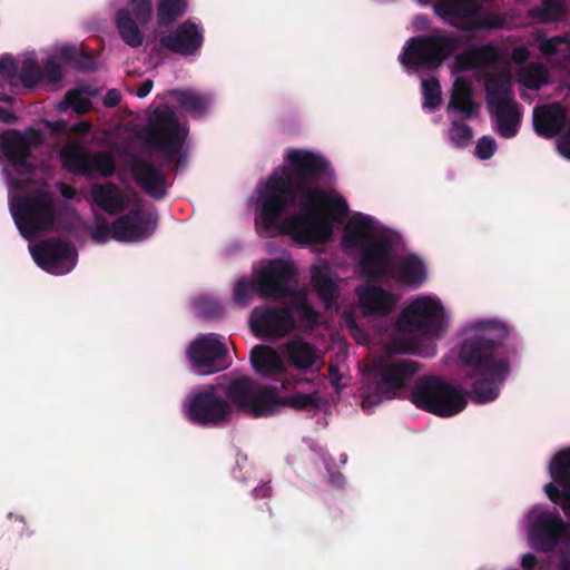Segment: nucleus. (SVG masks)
Listing matches in <instances>:
<instances>
[{
  "label": "nucleus",
  "mask_w": 570,
  "mask_h": 570,
  "mask_svg": "<svg viewBox=\"0 0 570 570\" xmlns=\"http://www.w3.org/2000/svg\"><path fill=\"white\" fill-rule=\"evenodd\" d=\"M550 482L544 484L546 495L570 515V446L557 451L548 461Z\"/></svg>",
  "instance_id": "6ab92c4d"
},
{
  "label": "nucleus",
  "mask_w": 570,
  "mask_h": 570,
  "mask_svg": "<svg viewBox=\"0 0 570 570\" xmlns=\"http://www.w3.org/2000/svg\"><path fill=\"white\" fill-rule=\"evenodd\" d=\"M188 135L185 122H180L173 110L160 106L150 115L146 130V142L167 156L180 153Z\"/></svg>",
  "instance_id": "f8f14e48"
},
{
  "label": "nucleus",
  "mask_w": 570,
  "mask_h": 570,
  "mask_svg": "<svg viewBox=\"0 0 570 570\" xmlns=\"http://www.w3.org/2000/svg\"><path fill=\"white\" fill-rule=\"evenodd\" d=\"M289 311L257 307L252 312L250 327L256 335L282 337L294 328L292 313L295 312L307 326L316 323V314L306 303V295L298 291L293 294Z\"/></svg>",
  "instance_id": "9b49d317"
},
{
  "label": "nucleus",
  "mask_w": 570,
  "mask_h": 570,
  "mask_svg": "<svg viewBox=\"0 0 570 570\" xmlns=\"http://www.w3.org/2000/svg\"><path fill=\"white\" fill-rule=\"evenodd\" d=\"M90 129H91V124L88 121H80L71 128L72 132H75L77 135H83V134L90 131Z\"/></svg>",
  "instance_id": "8fccbe9b"
},
{
  "label": "nucleus",
  "mask_w": 570,
  "mask_h": 570,
  "mask_svg": "<svg viewBox=\"0 0 570 570\" xmlns=\"http://www.w3.org/2000/svg\"><path fill=\"white\" fill-rule=\"evenodd\" d=\"M450 322V311L436 295L413 296L397 316L392 348L433 356L435 340L446 331Z\"/></svg>",
  "instance_id": "20e7f679"
},
{
  "label": "nucleus",
  "mask_w": 570,
  "mask_h": 570,
  "mask_svg": "<svg viewBox=\"0 0 570 570\" xmlns=\"http://www.w3.org/2000/svg\"><path fill=\"white\" fill-rule=\"evenodd\" d=\"M97 96V91L91 87H79L70 90L63 101L57 105L59 112L66 111L71 108L77 114L81 115L89 111L92 107V98Z\"/></svg>",
  "instance_id": "473e14b6"
},
{
  "label": "nucleus",
  "mask_w": 570,
  "mask_h": 570,
  "mask_svg": "<svg viewBox=\"0 0 570 570\" xmlns=\"http://www.w3.org/2000/svg\"><path fill=\"white\" fill-rule=\"evenodd\" d=\"M312 282L324 304L330 307L337 292L335 279L327 263L317 262L313 265Z\"/></svg>",
  "instance_id": "c756f323"
},
{
  "label": "nucleus",
  "mask_w": 570,
  "mask_h": 570,
  "mask_svg": "<svg viewBox=\"0 0 570 570\" xmlns=\"http://www.w3.org/2000/svg\"><path fill=\"white\" fill-rule=\"evenodd\" d=\"M115 168L112 155L99 151L88 157V170L83 175L108 177L115 173Z\"/></svg>",
  "instance_id": "4c0bfd02"
},
{
  "label": "nucleus",
  "mask_w": 570,
  "mask_h": 570,
  "mask_svg": "<svg viewBox=\"0 0 570 570\" xmlns=\"http://www.w3.org/2000/svg\"><path fill=\"white\" fill-rule=\"evenodd\" d=\"M426 19L423 17H417L414 19V24L417 29H421L426 26Z\"/></svg>",
  "instance_id": "5fc2aeb1"
},
{
  "label": "nucleus",
  "mask_w": 570,
  "mask_h": 570,
  "mask_svg": "<svg viewBox=\"0 0 570 570\" xmlns=\"http://www.w3.org/2000/svg\"><path fill=\"white\" fill-rule=\"evenodd\" d=\"M153 18L151 0H129L128 9L116 13V24L121 39L130 47H139L144 42L140 27Z\"/></svg>",
  "instance_id": "4be33fe9"
},
{
  "label": "nucleus",
  "mask_w": 570,
  "mask_h": 570,
  "mask_svg": "<svg viewBox=\"0 0 570 570\" xmlns=\"http://www.w3.org/2000/svg\"><path fill=\"white\" fill-rule=\"evenodd\" d=\"M0 75L9 81L10 85L16 86L19 83V63L10 56L0 57Z\"/></svg>",
  "instance_id": "37998d69"
},
{
  "label": "nucleus",
  "mask_w": 570,
  "mask_h": 570,
  "mask_svg": "<svg viewBox=\"0 0 570 570\" xmlns=\"http://www.w3.org/2000/svg\"><path fill=\"white\" fill-rule=\"evenodd\" d=\"M423 106L428 109H435L442 100L441 87L439 81L433 78L422 79Z\"/></svg>",
  "instance_id": "ea45409f"
},
{
  "label": "nucleus",
  "mask_w": 570,
  "mask_h": 570,
  "mask_svg": "<svg viewBox=\"0 0 570 570\" xmlns=\"http://www.w3.org/2000/svg\"><path fill=\"white\" fill-rule=\"evenodd\" d=\"M170 96L178 106L193 116L203 115L213 102L210 96L197 94L191 90H174L170 92Z\"/></svg>",
  "instance_id": "2f4dec72"
},
{
  "label": "nucleus",
  "mask_w": 570,
  "mask_h": 570,
  "mask_svg": "<svg viewBox=\"0 0 570 570\" xmlns=\"http://www.w3.org/2000/svg\"><path fill=\"white\" fill-rule=\"evenodd\" d=\"M459 70L483 69L489 77L487 82L488 104L495 116L497 131L505 138L517 135L520 111L510 96V63L494 48L473 49L455 58Z\"/></svg>",
  "instance_id": "423d86ee"
},
{
  "label": "nucleus",
  "mask_w": 570,
  "mask_h": 570,
  "mask_svg": "<svg viewBox=\"0 0 570 570\" xmlns=\"http://www.w3.org/2000/svg\"><path fill=\"white\" fill-rule=\"evenodd\" d=\"M296 269L289 254L283 252L273 261H263L256 268L257 285L265 296H283Z\"/></svg>",
  "instance_id": "a211bd4d"
},
{
  "label": "nucleus",
  "mask_w": 570,
  "mask_h": 570,
  "mask_svg": "<svg viewBox=\"0 0 570 570\" xmlns=\"http://www.w3.org/2000/svg\"><path fill=\"white\" fill-rule=\"evenodd\" d=\"M29 252L40 268L53 275H65L77 264V252L65 242H40L30 245Z\"/></svg>",
  "instance_id": "aec40b11"
},
{
  "label": "nucleus",
  "mask_w": 570,
  "mask_h": 570,
  "mask_svg": "<svg viewBox=\"0 0 570 570\" xmlns=\"http://www.w3.org/2000/svg\"><path fill=\"white\" fill-rule=\"evenodd\" d=\"M356 295L360 306L366 315H386L399 302L396 294L375 285L357 287Z\"/></svg>",
  "instance_id": "b1692460"
},
{
  "label": "nucleus",
  "mask_w": 570,
  "mask_h": 570,
  "mask_svg": "<svg viewBox=\"0 0 570 570\" xmlns=\"http://www.w3.org/2000/svg\"><path fill=\"white\" fill-rule=\"evenodd\" d=\"M410 400L416 407L443 417L459 414L468 404L462 390L436 377L417 380Z\"/></svg>",
  "instance_id": "9d476101"
},
{
  "label": "nucleus",
  "mask_w": 570,
  "mask_h": 570,
  "mask_svg": "<svg viewBox=\"0 0 570 570\" xmlns=\"http://www.w3.org/2000/svg\"><path fill=\"white\" fill-rule=\"evenodd\" d=\"M528 57V51L524 48H517L513 51V60L518 63L523 62Z\"/></svg>",
  "instance_id": "3c124183"
},
{
  "label": "nucleus",
  "mask_w": 570,
  "mask_h": 570,
  "mask_svg": "<svg viewBox=\"0 0 570 570\" xmlns=\"http://www.w3.org/2000/svg\"><path fill=\"white\" fill-rule=\"evenodd\" d=\"M509 327L494 317H476L456 333L454 353L459 364L468 367L471 397L478 403L497 400L511 372V361L502 344Z\"/></svg>",
  "instance_id": "7ed1b4c3"
},
{
  "label": "nucleus",
  "mask_w": 570,
  "mask_h": 570,
  "mask_svg": "<svg viewBox=\"0 0 570 570\" xmlns=\"http://www.w3.org/2000/svg\"><path fill=\"white\" fill-rule=\"evenodd\" d=\"M568 114L559 104L538 107L533 111L535 131L546 137H552L566 125Z\"/></svg>",
  "instance_id": "a878e982"
},
{
  "label": "nucleus",
  "mask_w": 570,
  "mask_h": 570,
  "mask_svg": "<svg viewBox=\"0 0 570 570\" xmlns=\"http://www.w3.org/2000/svg\"><path fill=\"white\" fill-rule=\"evenodd\" d=\"M497 150V142L492 137L483 136L481 137L475 146V155L480 159H489L491 158Z\"/></svg>",
  "instance_id": "c03bdc74"
},
{
  "label": "nucleus",
  "mask_w": 570,
  "mask_h": 570,
  "mask_svg": "<svg viewBox=\"0 0 570 570\" xmlns=\"http://www.w3.org/2000/svg\"><path fill=\"white\" fill-rule=\"evenodd\" d=\"M396 237L394 230L374 216L354 213L344 225L341 246L347 255L358 259L361 274L367 276L371 271L382 272L377 262Z\"/></svg>",
  "instance_id": "0eeeda50"
},
{
  "label": "nucleus",
  "mask_w": 570,
  "mask_h": 570,
  "mask_svg": "<svg viewBox=\"0 0 570 570\" xmlns=\"http://www.w3.org/2000/svg\"><path fill=\"white\" fill-rule=\"evenodd\" d=\"M120 98H121L120 92L117 89H111L105 96L104 104L107 107H114L119 104Z\"/></svg>",
  "instance_id": "49530a36"
},
{
  "label": "nucleus",
  "mask_w": 570,
  "mask_h": 570,
  "mask_svg": "<svg viewBox=\"0 0 570 570\" xmlns=\"http://www.w3.org/2000/svg\"><path fill=\"white\" fill-rule=\"evenodd\" d=\"M351 331L354 332V331H358V330L356 328V326L353 325V326H351Z\"/></svg>",
  "instance_id": "bf43d9fd"
},
{
  "label": "nucleus",
  "mask_w": 570,
  "mask_h": 570,
  "mask_svg": "<svg viewBox=\"0 0 570 570\" xmlns=\"http://www.w3.org/2000/svg\"><path fill=\"white\" fill-rule=\"evenodd\" d=\"M188 8L187 0H158L157 2V24L166 26L176 21L185 14Z\"/></svg>",
  "instance_id": "e433bc0d"
},
{
  "label": "nucleus",
  "mask_w": 570,
  "mask_h": 570,
  "mask_svg": "<svg viewBox=\"0 0 570 570\" xmlns=\"http://www.w3.org/2000/svg\"><path fill=\"white\" fill-rule=\"evenodd\" d=\"M537 564V558L532 553H525L521 558V567L524 570H532Z\"/></svg>",
  "instance_id": "de8ad7c7"
},
{
  "label": "nucleus",
  "mask_w": 570,
  "mask_h": 570,
  "mask_svg": "<svg viewBox=\"0 0 570 570\" xmlns=\"http://www.w3.org/2000/svg\"><path fill=\"white\" fill-rule=\"evenodd\" d=\"M91 199L94 205L108 214L129 209L128 215L118 217L111 225L105 218H96L90 234L98 243L139 242L156 229V218L141 213L140 204L132 193H125L112 184H99L91 188Z\"/></svg>",
  "instance_id": "39448f33"
},
{
  "label": "nucleus",
  "mask_w": 570,
  "mask_h": 570,
  "mask_svg": "<svg viewBox=\"0 0 570 570\" xmlns=\"http://www.w3.org/2000/svg\"><path fill=\"white\" fill-rule=\"evenodd\" d=\"M186 416L198 424L218 423L230 412L228 404L208 386L190 395L184 405Z\"/></svg>",
  "instance_id": "412c9836"
},
{
  "label": "nucleus",
  "mask_w": 570,
  "mask_h": 570,
  "mask_svg": "<svg viewBox=\"0 0 570 570\" xmlns=\"http://www.w3.org/2000/svg\"><path fill=\"white\" fill-rule=\"evenodd\" d=\"M325 382L324 376L316 375L314 379V389L311 393L296 392L286 399V404L297 410H311L321 407L324 404V397L321 394V385Z\"/></svg>",
  "instance_id": "72a5a7b5"
},
{
  "label": "nucleus",
  "mask_w": 570,
  "mask_h": 570,
  "mask_svg": "<svg viewBox=\"0 0 570 570\" xmlns=\"http://www.w3.org/2000/svg\"><path fill=\"white\" fill-rule=\"evenodd\" d=\"M252 366L256 373L265 376L283 374L286 363L281 354L268 345H256L250 351Z\"/></svg>",
  "instance_id": "bb28decb"
},
{
  "label": "nucleus",
  "mask_w": 570,
  "mask_h": 570,
  "mask_svg": "<svg viewBox=\"0 0 570 570\" xmlns=\"http://www.w3.org/2000/svg\"><path fill=\"white\" fill-rule=\"evenodd\" d=\"M332 380H333V384H334L335 386H337V381L334 379V374H333V373H332Z\"/></svg>",
  "instance_id": "13d9d810"
},
{
  "label": "nucleus",
  "mask_w": 570,
  "mask_h": 570,
  "mask_svg": "<svg viewBox=\"0 0 570 570\" xmlns=\"http://www.w3.org/2000/svg\"><path fill=\"white\" fill-rule=\"evenodd\" d=\"M252 292L253 287L250 283L245 279H240L234 288V297L238 303L244 304L249 298Z\"/></svg>",
  "instance_id": "a18cd8bd"
},
{
  "label": "nucleus",
  "mask_w": 570,
  "mask_h": 570,
  "mask_svg": "<svg viewBox=\"0 0 570 570\" xmlns=\"http://www.w3.org/2000/svg\"><path fill=\"white\" fill-rule=\"evenodd\" d=\"M547 81V69L540 65H532L520 73V82L531 89H539Z\"/></svg>",
  "instance_id": "a19ab883"
},
{
  "label": "nucleus",
  "mask_w": 570,
  "mask_h": 570,
  "mask_svg": "<svg viewBox=\"0 0 570 570\" xmlns=\"http://www.w3.org/2000/svg\"><path fill=\"white\" fill-rule=\"evenodd\" d=\"M0 100L8 101L9 98L0 92Z\"/></svg>",
  "instance_id": "4d7b16f0"
},
{
  "label": "nucleus",
  "mask_w": 570,
  "mask_h": 570,
  "mask_svg": "<svg viewBox=\"0 0 570 570\" xmlns=\"http://www.w3.org/2000/svg\"><path fill=\"white\" fill-rule=\"evenodd\" d=\"M393 340L387 345L386 354L379 357L364 374L362 409L371 411L384 400L400 396L419 365L412 360L393 355Z\"/></svg>",
  "instance_id": "6e6552de"
},
{
  "label": "nucleus",
  "mask_w": 570,
  "mask_h": 570,
  "mask_svg": "<svg viewBox=\"0 0 570 570\" xmlns=\"http://www.w3.org/2000/svg\"><path fill=\"white\" fill-rule=\"evenodd\" d=\"M521 527L533 549L558 550L564 558L570 557V528L547 508L537 505L531 509L522 519ZM562 570H570L567 559L562 561Z\"/></svg>",
  "instance_id": "1a4fd4ad"
},
{
  "label": "nucleus",
  "mask_w": 570,
  "mask_h": 570,
  "mask_svg": "<svg viewBox=\"0 0 570 570\" xmlns=\"http://www.w3.org/2000/svg\"><path fill=\"white\" fill-rule=\"evenodd\" d=\"M204 41L203 28L193 20H186L173 32L161 37V45L180 55L189 56L196 53Z\"/></svg>",
  "instance_id": "5701e85b"
},
{
  "label": "nucleus",
  "mask_w": 570,
  "mask_h": 570,
  "mask_svg": "<svg viewBox=\"0 0 570 570\" xmlns=\"http://www.w3.org/2000/svg\"><path fill=\"white\" fill-rule=\"evenodd\" d=\"M88 157L78 142H68L60 150L62 166L75 174H85L88 170Z\"/></svg>",
  "instance_id": "f704fd0d"
},
{
  "label": "nucleus",
  "mask_w": 570,
  "mask_h": 570,
  "mask_svg": "<svg viewBox=\"0 0 570 570\" xmlns=\"http://www.w3.org/2000/svg\"><path fill=\"white\" fill-rule=\"evenodd\" d=\"M75 55V48L68 43L56 45L42 69V81L55 85L63 77L62 63L69 62Z\"/></svg>",
  "instance_id": "c85d7f7f"
},
{
  "label": "nucleus",
  "mask_w": 570,
  "mask_h": 570,
  "mask_svg": "<svg viewBox=\"0 0 570 570\" xmlns=\"http://www.w3.org/2000/svg\"><path fill=\"white\" fill-rule=\"evenodd\" d=\"M0 121L9 124L13 121V116L6 111L4 109L0 108Z\"/></svg>",
  "instance_id": "864d4df0"
},
{
  "label": "nucleus",
  "mask_w": 570,
  "mask_h": 570,
  "mask_svg": "<svg viewBox=\"0 0 570 570\" xmlns=\"http://www.w3.org/2000/svg\"><path fill=\"white\" fill-rule=\"evenodd\" d=\"M227 395L234 406L253 416L273 414L279 406L275 392L255 386L248 377L235 380Z\"/></svg>",
  "instance_id": "f3484780"
},
{
  "label": "nucleus",
  "mask_w": 570,
  "mask_h": 570,
  "mask_svg": "<svg viewBox=\"0 0 570 570\" xmlns=\"http://www.w3.org/2000/svg\"><path fill=\"white\" fill-rule=\"evenodd\" d=\"M539 49L549 56L570 59V40L563 38L538 39Z\"/></svg>",
  "instance_id": "58836bf2"
},
{
  "label": "nucleus",
  "mask_w": 570,
  "mask_h": 570,
  "mask_svg": "<svg viewBox=\"0 0 570 570\" xmlns=\"http://www.w3.org/2000/svg\"><path fill=\"white\" fill-rule=\"evenodd\" d=\"M41 135L8 130L0 136V148L7 159L3 173L10 189V212L20 234L31 240L53 230L59 220V206L40 183L39 174L27 163L31 148Z\"/></svg>",
  "instance_id": "f03ea898"
},
{
  "label": "nucleus",
  "mask_w": 570,
  "mask_h": 570,
  "mask_svg": "<svg viewBox=\"0 0 570 570\" xmlns=\"http://www.w3.org/2000/svg\"><path fill=\"white\" fill-rule=\"evenodd\" d=\"M60 194L63 198L70 199L75 196L76 191L72 187L61 184Z\"/></svg>",
  "instance_id": "603ef678"
},
{
  "label": "nucleus",
  "mask_w": 570,
  "mask_h": 570,
  "mask_svg": "<svg viewBox=\"0 0 570 570\" xmlns=\"http://www.w3.org/2000/svg\"><path fill=\"white\" fill-rule=\"evenodd\" d=\"M419 2L426 4L429 1ZM480 2L481 0H439L433 10L444 22L465 31L498 26L499 20L484 12Z\"/></svg>",
  "instance_id": "ddd939ff"
},
{
  "label": "nucleus",
  "mask_w": 570,
  "mask_h": 570,
  "mask_svg": "<svg viewBox=\"0 0 570 570\" xmlns=\"http://www.w3.org/2000/svg\"><path fill=\"white\" fill-rule=\"evenodd\" d=\"M227 337L215 334H202L193 340L187 348V357L193 371L199 375H210L226 368L229 362Z\"/></svg>",
  "instance_id": "4468645a"
},
{
  "label": "nucleus",
  "mask_w": 570,
  "mask_h": 570,
  "mask_svg": "<svg viewBox=\"0 0 570 570\" xmlns=\"http://www.w3.org/2000/svg\"><path fill=\"white\" fill-rule=\"evenodd\" d=\"M153 86H154V83L150 79L144 81L141 83V86L137 89L136 96L139 98H144V97L148 96L153 89Z\"/></svg>",
  "instance_id": "09e8293b"
},
{
  "label": "nucleus",
  "mask_w": 570,
  "mask_h": 570,
  "mask_svg": "<svg viewBox=\"0 0 570 570\" xmlns=\"http://www.w3.org/2000/svg\"><path fill=\"white\" fill-rule=\"evenodd\" d=\"M62 126H63V124L57 122L56 125L51 126V130L52 131H58Z\"/></svg>",
  "instance_id": "6e6d98bb"
},
{
  "label": "nucleus",
  "mask_w": 570,
  "mask_h": 570,
  "mask_svg": "<svg viewBox=\"0 0 570 570\" xmlns=\"http://www.w3.org/2000/svg\"><path fill=\"white\" fill-rule=\"evenodd\" d=\"M42 81V69L33 52H27L19 60V83L33 87Z\"/></svg>",
  "instance_id": "c9c22d12"
},
{
  "label": "nucleus",
  "mask_w": 570,
  "mask_h": 570,
  "mask_svg": "<svg viewBox=\"0 0 570 570\" xmlns=\"http://www.w3.org/2000/svg\"><path fill=\"white\" fill-rule=\"evenodd\" d=\"M377 267L382 272L371 271L366 277L391 278L410 287L421 286L428 277L426 265L421 257L412 253L395 256L393 245L377 262Z\"/></svg>",
  "instance_id": "2eb2a0df"
},
{
  "label": "nucleus",
  "mask_w": 570,
  "mask_h": 570,
  "mask_svg": "<svg viewBox=\"0 0 570 570\" xmlns=\"http://www.w3.org/2000/svg\"><path fill=\"white\" fill-rule=\"evenodd\" d=\"M458 39L443 36L413 38L406 42L400 53V62L406 67L439 65L448 55L459 49Z\"/></svg>",
  "instance_id": "dca6fc26"
},
{
  "label": "nucleus",
  "mask_w": 570,
  "mask_h": 570,
  "mask_svg": "<svg viewBox=\"0 0 570 570\" xmlns=\"http://www.w3.org/2000/svg\"><path fill=\"white\" fill-rule=\"evenodd\" d=\"M137 184L150 196L161 197L167 189L166 179L160 170L149 161L134 158L130 164Z\"/></svg>",
  "instance_id": "393cba45"
},
{
  "label": "nucleus",
  "mask_w": 570,
  "mask_h": 570,
  "mask_svg": "<svg viewBox=\"0 0 570 570\" xmlns=\"http://www.w3.org/2000/svg\"><path fill=\"white\" fill-rule=\"evenodd\" d=\"M448 109L449 111L461 114L464 117H472L476 109V105L472 99L470 85L460 76L455 77Z\"/></svg>",
  "instance_id": "7c9ffc66"
},
{
  "label": "nucleus",
  "mask_w": 570,
  "mask_h": 570,
  "mask_svg": "<svg viewBox=\"0 0 570 570\" xmlns=\"http://www.w3.org/2000/svg\"><path fill=\"white\" fill-rule=\"evenodd\" d=\"M471 138L472 130L468 125L455 119L451 121V126L449 128V139L454 146L464 147L470 142Z\"/></svg>",
  "instance_id": "79ce46f5"
},
{
  "label": "nucleus",
  "mask_w": 570,
  "mask_h": 570,
  "mask_svg": "<svg viewBox=\"0 0 570 570\" xmlns=\"http://www.w3.org/2000/svg\"><path fill=\"white\" fill-rule=\"evenodd\" d=\"M288 364L299 371H306L317 365L321 360L318 350L301 338L291 340L284 345Z\"/></svg>",
  "instance_id": "cd10ccee"
},
{
  "label": "nucleus",
  "mask_w": 570,
  "mask_h": 570,
  "mask_svg": "<svg viewBox=\"0 0 570 570\" xmlns=\"http://www.w3.org/2000/svg\"><path fill=\"white\" fill-rule=\"evenodd\" d=\"M330 175V161L320 153L287 149L284 167L257 186V233L267 237L286 235L303 246L331 242L347 216L348 204L337 190L318 186V180Z\"/></svg>",
  "instance_id": "f257e3e1"
}]
</instances>
